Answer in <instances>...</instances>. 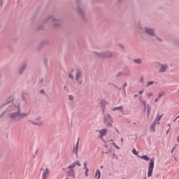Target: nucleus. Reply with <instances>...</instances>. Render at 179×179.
I'll list each match as a JSON object with an SVG mask.
<instances>
[{"instance_id": "69168bd1", "label": "nucleus", "mask_w": 179, "mask_h": 179, "mask_svg": "<svg viewBox=\"0 0 179 179\" xmlns=\"http://www.w3.org/2000/svg\"><path fill=\"white\" fill-rule=\"evenodd\" d=\"M34 159H36V155H34Z\"/></svg>"}, {"instance_id": "423d86ee", "label": "nucleus", "mask_w": 179, "mask_h": 179, "mask_svg": "<svg viewBox=\"0 0 179 179\" xmlns=\"http://www.w3.org/2000/svg\"><path fill=\"white\" fill-rule=\"evenodd\" d=\"M83 78V70L80 68H77L76 73V82H77L78 85H83V80L82 78Z\"/></svg>"}, {"instance_id": "bb28decb", "label": "nucleus", "mask_w": 179, "mask_h": 179, "mask_svg": "<svg viewBox=\"0 0 179 179\" xmlns=\"http://www.w3.org/2000/svg\"><path fill=\"white\" fill-rule=\"evenodd\" d=\"M162 117H163V115L159 116L157 115L156 118L154 120V122H155L156 124H157V121H160V120L162 119Z\"/></svg>"}, {"instance_id": "0e129e2a", "label": "nucleus", "mask_w": 179, "mask_h": 179, "mask_svg": "<svg viewBox=\"0 0 179 179\" xmlns=\"http://www.w3.org/2000/svg\"><path fill=\"white\" fill-rule=\"evenodd\" d=\"M118 1V2H121L122 0H117Z\"/></svg>"}, {"instance_id": "3c124183", "label": "nucleus", "mask_w": 179, "mask_h": 179, "mask_svg": "<svg viewBox=\"0 0 179 179\" xmlns=\"http://www.w3.org/2000/svg\"><path fill=\"white\" fill-rule=\"evenodd\" d=\"M43 82H44V79H41V80H40V83H43Z\"/></svg>"}, {"instance_id": "7ed1b4c3", "label": "nucleus", "mask_w": 179, "mask_h": 179, "mask_svg": "<svg viewBox=\"0 0 179 179\" xmlns=\"http://www.w3.org/2000/svg\"><path fill=\"white\" fill-rule=\"evenodd\" d=\"M140 159H143V160H145L146 162H149L150 160V164L148 166V177H152L153 176V169H155V158H149L148 155H143V156H139Z\"/></svg>"}, {"instance_id": "e433bc0d", "label": "nucleus", "mask_w": 179, "mask_h": 179, "mask_svg": "<svg viewBox=\"0 0 179 179\" xmlns=\"http://www.w3.org/2000/svg\"><path fill=\"white\" fill-rule=\"evenodd\" d=\"M145 78H143V76H141L140 78V82L141 83H145Z\"/></svg>"}, {"instance_id": "7c9ffc66", "label": "nucleus", "mask_w": 179, "mask_h": 179, "mask_svg": "<svg viewBox=\"0 0 179 179\" xmlns=\"http://www.w3.org/2000/svg\"><path fill=\"white\" fill-rule=\"evenodd\" d=\"M85 177H89V168H84Z\"/></svg>"}, {"instance_id": "c756f323", "label": "nucleus", "mask_w": 179, "mask_h": 179, "mask_svg": "<svg viewBox=\"0 0 179 179\" xmlns=\"http://www.w3.org/2000/svg\"><path fill=\"white\" fill-rule=\"evenodd\" d=\"M109 85L113 86L115 89H117V90H122V87H118V86L115 85L114 83H110Z\"/></svg>"}, {"instance_id": "49530a36", "label": "nucleus", "mask_w": 179, "mask_h": 179, "mask_svg": "<svg viewBox=\"0 0 179 179\" xmlns=\"http://www.w3.org/2000/svg\"><path fill=\"white\" fill-rule=\"evenodd\" d=\"M145 92V90H142V91H139V94H142L143 92Z\"/></svg>"}, {"instance_id": "4c0bfd02", "label": "nucleus", "mask_w": 179, "mask_h": 179, "mask_svg": "<svg viewBox=\"0 0 179 179\" xmlns=\"http://www.w3.org/2000/svg\"><path fill=\"white\" fill-rule=\"evenodd\" d=\"M113 159L115 158V160H118V157L115 155V153H113L112 155Z\"/></svg>"}, {"instance_id": "b1692460", "label": "nucleus", "mask_w": 179, "mask_h": 179, "mask_svg": "<svg viewBox=\"0 0 179 179\" xmlns=\"http://www.w3.org/2000/svg\"><path fill=\"white\" fill-rule=\"evenodd\" d=\"M140 99H140V101H141V103H142L143 106H144V111H145L146 110V106H147L146 105V101L142 99V96H140Z\"/></svg>"}, {"instance_id": "6ab92c4d", "label": "nucleus", "mask_w": 179, "mask_h": 179, "mask_svg": "<svg viewBox=\"0 0 179 179\" xmlns=\"http://www.w3.org/2000/svg\"><path fill=\"white\" fill-rule=\"evenodd\" d=\"M101 108H106L107 107V101L106 99H102L100 102Z\"/></svg>"}, {"instance_id": "39448f33", "label": "nucleus", "mask_w": 179, "mask_h": 179, "mask_svg": "<svg viewBox=\"0 0 179 179\" xmlns=\"http://www.w3.org/2000/svg\"><path fill=\"white\" fill-rule=\"evenodd\" d=\"M76 166L80 167L82 164H80L79 161H76L68 166V169H69V170L67 171L66 173L67 177H73V178H75V169H73L74 167H76Z\"/></svg>"}, {"instance_id": "f257e3e1", "label": "nucleus", "mask_w": 179, "mask_h": 179, "mask_svg": "<svg viewBox=\"0 0 179 179\" xmlns=\"http://www.w3.org/2000/svg\"><path fill=\"white\" fill-rule=\"evenodd\" d=\"M22 102L17 101L13 103L12 105H10L9 103H6L0 106V118H2L5 114L9 113L8 114V124L12 125L15 122H19L22 121L23 118L29 117V113H22Z\"/></svg>"}, {"instance_id": "9b49d317", "label": "nucleus", "mask_w": 179, "mask_h": 179, "mask_svg": "<svg viewBox=\"0 0 179 179\" xmlns=\"http://www.w3.org/2000/svg\"><path fill=\"white\" fill-rule=\"evenodd\" d=\"M108 130L107 129H103L101 130H96V132H99V138L104 142V143H107V141H104V138H103V136H106L107 135V132Z\"/></svg>"}, {"instance_id": "dca6fc26", "label": "nucleus", "mask_w": 179, "mask_h": 179, "mask_svg": "<svg viewBox=\"0 0 179 179\" xmlns=\"http://www.w3.org/2000/svg\"><path fill=\"white\" fill-rule=\"evenodd\" d=\"M123 73L126 76H129V75H131V70H129V68L128 66L124 67Z\"/></svg>"}, {"instance_id": "c03bdc74", "label": "nucleus", "mask_w": 179, "mask_h": 179, "mask_svg": "<svg viewBox=\"0 0 179 179\" xmlns=\"http://www.w3.org/2000/svg\"><path fill=\"white\" fill-rule=\"evenodd\" d=\"M115 131H116V132H117V134H121V132H120V131L118 130V129L117 128H115Z\"/></svg>"}, {"instance_id": "13d9d810", "label": "nucleus", "mask_w": 179, "mask_h": 179, "mask_svg": "<svg viewBox=\"0 0 179 179\" xmlns=\"http://www.w3.org/2000/svg\"><path fill=\"white\" fill-rule=\"evenodd\" d=\"M113 146H116L117 145V144H115V143H113Z\"/></svg>"}, {"instance_id": "aec40b11", "label": "nucleus", "mask_w": 179, "mask_h": 179, "mask_svg": "<svg viewBox=\"0 0 179 179\" xmlns=\"http://www.w3.org/2000/svg\"><path fill=\"white\" fill-rule=\"evenodd\" d=\"M133 62H134V64H137L138 65H139L142 64L143 61H142V59L138 58V59H133Z\"/></svg>"}, {"instance_id": "864d4df0", "label": "nucleus", "mask_w": 179, "mask_h": 179, "mask_svg": "<svg viewBox=\"0 0 179 179\" xmlns=\"http://www.w3.org/2000/svg\"><path fill=\"white\" fill-rule=\"evenodd\" d=\"M124 93V96H127V92L125 91V89H124V91H123Z\"/></svg>"}, {"instance_id": "6e6d98bb", "label": "nucleus", "mask_w": 179, "mask_h": 179, "mask_svg": "<svg viewBox=\"0 0 179 179\" xmlns=\"http://www.w3.org/2000/svg\"><path fill=\"white\" fill-rule=\"evenodd\" d=\"M121 142H124V138H121Z\"/></svg>"}, {"instance_id": "2f4dec72", "label": "nucleus", "mask_w": 179, "mask_h": 179, "mask_svg": "<svg viewBox=\"0 0 179 179\" xmlns=\"http://www.w3.org/2000/svg\"><path fill=\"white\" fill-rule=\"evenodd\" d=\"M41 94H44V96H45L46 97H48V96L47 95V93H45V90H44V89H41L40 91Z\"/></svg>"}, {"instance_id": "8fccbe9b", "label": "nucleus", "mask_w": 179, "mask_h": 179, "mask_svg": "<svg viewBox=\"0 0 179 179\" xmlns=\"http://www.w3.org/2000/svg\"><path fill=\"white\" fill-rule=\"evenodd\" d=\"M157 101H159V98H157V99L155 100V103H157Z\"/></svg>"}, {"instance_id": "338daca9", "label": "nucleus", "mask_w": 179, "mask_h": 179, "mask_svg": "<svg viewBox=\"0 0 179 179\" xmlns=\"http://www.w3.org/2000/svg\"><path fill=\"white\" fill-rule=\"evenodd\" d=\"M174 149H175V148H173L172 152H173V150H174Z\"/></svg>"}, {"instance_id": "c85d7f7f", "label": "nucleus", "mask_w": 179, "mask_h": 179, "mask_svg": "<svg viewBox=\"0 0 179 179\" xmlns=\"http://www.w3.org/2000/svg\"><path fill=\"white\" fill-rule=\"evenodd\" d=\"M154 37L156 38V40H157L159 43H163V39L159 37L157 35H156V36H154Z\"/></svg>"}, {"instance_id": "ea45409f", "label": "nucleus", "mask_w": 179, "mask_h": 179, "mask_svg": "<svg viewBox=\"0 0 179 179\" xmlns=\"http://www.w3.org/2000/svg\"><path fill=\"white\" fill-rule=\"evenodd\" d=\"M73 96H72V95H69V100H70L71 101H72V100H73Z\"/></svg>"}, {"instance_id": "58836bf2", "label": "nucleus", "mask_w": 179, "mask_h": 179, "mask_svg": "<svg viewBox=\"0 0 179 179\" xmlns=\"http://www.w3.org/2000/svg\"><path fill=\"white\" fill-rule=\"evenodd\" d=\"M152 96H153V93L150 92V93H148V99H150V97H152Z\"/></svg>"}, {"instance_id": "473e14b6", "label": "nucleus", "mask_w": 179, "mask_h": 179, "mask_svg": "<svg viewBox=\"0 0 179 179\" xmlns=\"http://www.w3.org/2000/svg\"><path fill=\"white\" fill-rule=\"evenodd\" d=\"M117 47H119L120 48H121L122 50H125V46H124L122 44L120 43L117 44Z\"/></svg>"}, {"instance_id": "79ce46f5", "label": "nucleus", "mask_w": 179, "mask_h": 179, "mask_svg": "<svg viewBox=\"0 0 179 179\" xmlns=\"http://www.w3.org/2000/svg\"><path fill=\"white\" fill-rule=\"evenodd\" d=\"M104 113H106V108H102V114L103 115H106V114H104Z\"/></svg>"}, {"instance_id": "774afa93", "label": "nucleus", "mask_w": 179, "mask_h": 179, "mask_svg": "<svg viewBox=\"0 0 179 179\" xmlns=\"http://www.w3.org/2000/svg\"><path fill=\"white\" fill-rule=\"evenodd\" d=\"M134 124H136V122H134Z\"/></svg>"}, {"instance_id": "72a5a7b5", "label": "nucleus", "mask_w": 179, "mask_h": 179, "mask_svg": "<svg viewBox=\"0 0 179 179\" xmlns=\"http://www.w3.org/2000/svg\"><path fill=\"white\" fill-rule=\"evenodd\" d=\"M132 153L135 155L136 156H138V152L136 151V149L134 148L132 150Z\"/></svg>"}, {"instance_id": "37998d69", "label": "nucleus", "mask_w": 179, "mask_h": 179, "mask_svg": "<svg viewBox=\"0 0 179 179\" xmlns=\"http://www.w3.org/2000/svg\"><path fill=\"white\" fill-rule=\"evenodd\" d=\"M41 44H43V45H45V44H48V42H47V41H43V42L41 43Z\"/></svg>"}, {"instance_id": "f8f14e48", "label": "nucleus", "mask_w": 179, "mask_h": 179, "mask_svg": "<svg viewBox=\"0 0 179 179\" xmlns=\"http://www.w3.org/2000/svg\"><path fill=\"white\" fill-rule=\"evenodd\" d=\"M27 69V62H24L17 69L19 75H23V73Z\"/></svg>"}, {"instance_id": "1a4fd4ad", "label": "nucleus", "mask_w": 179, "mask_h": 179, "mask_svg": "<svg viewBox=\"0 0 179 179\" xmlns=\"http://www.w3.org/2000/svg\"><path fill=\"white\" fill-rule=\"evenodd\" d=\"M28 121L34 127H43L44 125V122L41 120V117L35 118V120H29Z\"/></svg>"}, {"instance_id": "2eb2a0df", "label": "nucleus", "mask_w": 179, "mask_h": 179, "mask_svg": "<svg viewBox=\"0 0 179 179\" xmlns=\"http://www.w3.org/2000/svg\"><path fill=\"white\" fill-rule=\"evenodd\" d=\"M48 176H50V171L48 170V168H46L43 173L42 178L47 179L48 178Z\"/></svg>"}, {"instance_id": "bf43d9fd", "label": "nucleus", "mask_w": 179, "mask_h": 179, "mask_svg": "<svg viewBox=\"0 0 179 179\" xmlns=\"http://www.w3.org/2000/svg\"><path fill=\"white\" fill-rule=\"evenodd\" d=\"M37 153H38V150L36 151L35 155H37Z\"/></svg>"}, {"instance_id": "de8ad7c7", "label": "nucleus", "mask_w": 179, "mask_h": 179, "mask_svg": "<svg viewBox=\"0 0 179 179\" xmlns=\"http://www.w3.org/2000/svg\"><path fill=\"white\" fill-rule=\"evenodd\" d=\"M0 6H1V8H2V6H3L2 0L0 1Z\"/></svg>"}, {"instance_id": "c9c22d12", "label": "nucleus", "mask_w": 179, "mask_h": 179, "mask_svg": "<svg viewBox=\"0 0 179 179\" xmlns=\"http://www.w3.org/2000/svg\"><path fill=\"white\" fill-rule=\"evenodd\" d=\"M128 86V83H124L123 85H122V90L123 92H125V87H127Z\"/></svg>"}, {"instance_id": "0eeeda50", "label": "nucleus", "mask_w": 179, "mask_h": 179, "mask_svg": "<svg viewBox=\"0 0 179 179\" xmlns=\"http://www.w3.org/2000/svg\"><path fill=\"white\" fill-rule=\"evenodd\" d=\"M76 4L77 6V14L80 16L82 20L86 21L85 11H83V9H82V8H80V6H79V0H76Z\"/></svg>"}, {"instance_id": "09e8293b", "label": "nucleus", "mask_w": 179, "mask_h": 179, "mask_svg": "<svg viewBox=\"0 0 179 179\" xmlns=\"http://www.w3.org/2000/svg\"><path fill=\"white\" fill-rule=\"evenodd\" d=\"M168 127H169V129H170L171 128V124L170 123H169V124H168Z\"/></svg>"}, {"instance_id": "a878e982", "label": "nucleus", "mask_w": 179, "mask_h": 179, "mask_svg": "<svg viewBox=\"0 0 179 179\" xmlns=\"http://www.w3.org/2000/svg\"><path fill=\"white\" fill-rule=\"evenodd\" d=\"M155 85V81H148L145 85V87H149V86H153Z\"/></svg>"}, {"instance_id": "e2e57ef3", "label": "nucleus", "mask_w": 179, "mask_h": 179, "mask_svg": "<svg viewBox=\"0 0 179 179\" xmlns=\"http://www.w3.org/2000/svg\"><path fill=\"white\" fill-rule=\"evenodd\" d=\"M103 166H100V169H103Z\"/></svg>"}, {"instance_id": "f03ea898", "label": "nucleus", "mask_w": 179, "mask_h": 179, "mask_svg": "<svg viewBox=\"0 0 179 179\" xmlns=\"http://www.w3.org/2000/svg\"><path fill=\"white\" fill-rule=\"evenodd\" d=\"M42 26L38 27V29H44V26H50L52 29H61V22L58 18H55L54 15H48L43 18L42 21Z\"/></svg>"}, {"instance_id": "5701e85b", "label": "nucleus", "mask_w": 179, "mask_h": 179, "mask_svg": "<svg viewBox=\"0 0 179 179\" xmlns=\"http://www.w3.org/2000/svg\"><path fill=\"white\" fill-rule=\"evenodd\" d=\"M74 71H75V69H72L71 71L68 73L69 79H73V80L75 79V76H73V74H72V73Z\"/></svg>"}, {"instance_id": "cd10ccee", "label": "nucleus", "mask_w": 179, "mask_h": 179, "mask_svg": "<svg viewBox=\"0 0 179 179\" xmlns=\"http://www.w3.org/2000/svg\"><path fill=\"white\" fill-rule=\"evenodd\" d=\"M166 92H164V91H161L158 94V99H162V97H163V96H164Z\"/></svg>"}, {"instance_id": "4468645a", "label": "nucleus", "mask_w": 179, "mask_h": 179, "mask_svg": "<svg viewBox=\"0 0 179 179\" xmlns=\"http://www.w3.org/2000/svg\"><path fill=\"white\" fill-rule=\"evenodd\" d=\"M78 150H79V138H78L76 146L73 149V153L76 154V157H79V156L78 155Z\"/></svg>"}, {"instance_id": "a211bd4d", "label": "nucleus", "mask_w": 179, "mask_h": 179, "mask_svg": "<svg viewBox=\"0 0 179 179\" xmlns=\"http://www.w3.org/2000/svg\"><path fill=\"white\" fill-rule=\"evenodd\" d=\"M157 123H156V122H153L152 124H151V125H150V131H151V132H155V131H156V124H157Z\"/></svg>"}, {"instance_id": "9d476101", "label": "nucleus", "mask_w": 179, "mask_h": 179, "mask_svg": "<svg viewBox=\"0 0 179 179\" xmlns=\"http://www.w3.org/2000/svg\"><path fill=\"white\" fill-rule=\"evenodd\" d=\"M113 117L110 114H107V115H103V123L106 124L108 127H113Z\"/></svg>"}, {"instance_id": "4be33fe9", "label": "nucleus", "mask_w": 179, "mask_h": 179, "mask_svg": "<svg viewBox=\"0 0 179 179\" xmlns=\"http://www.w3.org/2000/svg\"><path fill=\"white\" fill-rule=\"evenodd\" d=\"M95 177H97V179H100L101 177V172H100L99 169H96L95 173Z\"/></svg>"}, {"instance_id": "412c9836", "label": "nucleus", "mask_w": 179, "mask_h": 179, "mask_svg": "<svg viewBox=\"0 0 179 179\" xmlns=\"http://www.w3.org/2000/svg\"><path fill=\"white\" fill-rule=\"evenodd\" d=\"M113 111H122V110H124V106H117V107H115L113 109Z\"/></svg>"}, {"instance_id": "393cba45", "label": "nucleus", "mask_w": 179, "mask_h": 179, "mask_svg": "<svg viewBox=\"0 0 179 179\" xmlns=\"http://www.w3.org/2000/svg\"><path fill=\"white\" fill-rule=\"evenodd\" d=\"M146 108H147V115L148 117H149V114H150V110H152V106H150V105L147 104L146 105Z\"/></svg>"}, {"instance_id": "680f3d73", "label": "nucleus", "mask_w": 179, "mask_h": 179, "mask_svg": "<svg viewBox=\"0 0 179 179\" xmlns=\"http://www.w3.org/2000/svg\"><path fill=\"white\" fill-rule=\"evenodd\" d=\"M105 148H108V146L107 145V144H105Z\"/></svg>"}, {"instance_id": "603ef678", "label": "nucleus", "mask_w": 179, "mask_h": 179, "mask_svg": "<svg viewBox=\"0 0 179 179\" xmlns=\"http://www.w3.org/2000/svg\"><path fill=\"white\" fill-rule=\"evenodd\" d=\"M115 148H116V149H120V147L118 145H115Z\"/></svg>"}, {"instance_id": "f3484780", "label": "nucleus", "mask_w": 179, "mask_h": 179, "mask_svg": "<svg viewBox=\"0 0 179 179\" xmlns=\"http://www.w3.org/2000/svg\"><path fill=\"white\" fill-rule=\"evenodd\" d=\"M161 69L159 70V72L163 73V72H166V71H167V68H169V65L167 64H161L160 65Z\"/></svg>"}, {"instance_id": "f704fd0d", "label": "nucleus", "mask_w": 179, "mask_h": 179, "mask_svg": "<svg viewBox=\"0 0 179 179\" xmlns=\"http://www.w3.org/2000/svg\"><path fill=\"white\" fill-rule=\"evenodd\" d=\"M174 45L179 47V40H176L173 42Z\"/></svg>"}, {"instance_id": "6e6552de", "label": "nucleus", "mask_w": 179, "mask_h": 179, "mask_svg": "<svg viewBox=\"0 0 179 179\" xmlns=\"http://www.w3.org/2000/svg\"><path fill=\"white\" fill-rule=\"evenodd\" d=\"M144 33L150 37H156V29L155 28L145 27H144Z\"/></svg>"}, {"instance_id": "a18cd8bd", "label": "nucleus", "mask_w": 179, "mask_h": 179, "mask_svg": "<svg viewBox=\"0 0 179 179\" xmlns=\"http://www.w3.org/2000/svg\"><path fill=\"white\" fill-rule=\"evenodd\" d=\"M119 76H121V72H118V73H117V78H119Z\"/></svg>"}, {"instance_id": "a19ab883", "label": "nucleus", "mask_w": 179, "mask_h": 179, "mask_svg": "<svg viewBox=\"0 0 179 179\" xmlns=\"http://www.w3.org/2000/svg\"><path fill=\"white\" fill-rule=\"evenodd\" d=\"M83 166L84 169H87V164L86 162H84Z\"/></svg>"}, {"instance_id": "052dcab7", "label": "nucleus", "mask_w": 179, "mask_h": 179, "mask_svg": "<svg viewBox=\"0 0 179 179\" xmlns=\"http://www.w3.org/2000/svg\"><path fill=\"white\" fill-rule=\"evenodd\" d=\"M134 97H138V94H134Z\"/></svg>"}, {"instance_id": "4d7b16f0", "label": "nucleus", "mask_w": 179, "mask_h": 179, "mask_svg": "<svg viewBox=\"0 0 179 179\" xmlns=\"http://www.w3.org/2000/svg\"><path fill=\"white\" fill-rule=\"evenodd\" d=\"M177 141L179 143V136L177 137Z\"/></svg>"}, {"instance_id": "20e7f679", "label": "nucleus", "mask_w": 179, "mask_h": 179, "mask_svg": "<svg viewBox=\"0 0 179 179\" xmlns=\"http://www.w3.org/2000/svg\"><path fill=\"white\" fill-rule=\"evenodd\" d=\"M94 54L96 55V58H103V59H107L114 57V52L110 50H106L102 52H94Z\"/></svg>"}, {"instance_id": "5fc2aeb1", "label": "nucleus", "mask_w": 179, "mask_h": 179, "mask_svg": "<svg viewBox=\"0 0 179 179\" xmlns=\"http://www.w3.org/2000/svg\"><path fill=\"white\" fill-rule=\"evenodd\" d=\"M169 132H170V129H168V130L166 131V134H169Z\"/></svg>"}, {"instance_id": "ddd939ff", "label": "nucleus", "mask_w": 179, "mask_h": 179, "mask_svg": "<svg viewBox=\"0 0 179 179\" xmlns=\"http://www.w3.org/2000/svg\"><path fill=\"white\" fill-rule=\"evenodd\" d=\"M27 97H29V94L27 92H23L21 96V101L24 103V104L27 105Z\"/></svg>"}]
</instances>
